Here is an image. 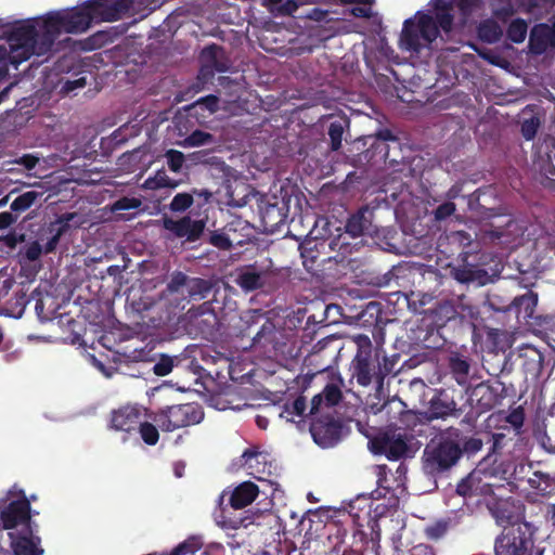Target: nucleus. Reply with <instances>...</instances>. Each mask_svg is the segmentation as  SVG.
<instances>
[{
  "label": "nucleus",
  "mask_w": 555,
  "mask_h": 555,
  "mask_svg": "<svg viewBox=\"0 0 555 555\" xmlns=\"http://www.w3.org/2000/svg\"><path fill=\"white\" fill-rule=\"evenodd\" d=\"M258 486L251 481H245L238 485L230 496V505L235 508H244L251 504L258 496Z\"/></svg>",
  "instance_id": "2f4dec72"
},
{
  "label": "nucleus",
  "mask_w": 555,
  "mask_h": 555,
  "mask_svg": "<svg viewBox=\"0 0 555 555\" xmlns=\"http://www.w3.org/2000/svg\"><path fill=\"white\" fill-rule=\"evenodd\" d=\"M379 350V387H383L385 377L395 372V367L400 356L393 354L391 358H388L382 349Z\"/></svg>",
  "instance_id": "5fc2aeb1"
},
{
  "label": "nucleus",
  "mask_w": 555,
  "mask_h": 555,
  "mask_svg": "<svg viewBox=\"0 0 555 555\" xmlns=\"http://www.w3.org/2000/svg\"><path fill=\"white\" fill-rule=\"evenodd\" d=\"M229 236V233H227L224 227H222L221 229L211 231L207 242L218 249L230 250L233 246Z\"/></svg>",
  "instance_id": "864d4df0"
},
{
  "label": "nucleus",
  "mask_w": 555,
  "mask_h": 555,
  "mask_svg": "<svg viewBox=\"0 0 555 555\" xmlns=\"http://www.w3.org/2000/svg\"><path fill=\"white\" fill-rule=\"evenodd\" d=\"M358 243L347 242L346 235H333L330 233L327 247L336 251L334 256L321 259L314 276L321 280H338L346 274L350 264L349 255L356 249Z\"/></svg>",
  "instance_id": "423d86ee"
},
{
  "label": "nucleus",
  "mask_w": 555,
  "mask_h": 555,
  "mask_svg": "<svg viewBox=\"0 0 555 555\" xmlns=\"http://www.w3.org/2000/svg\"><path fill=\"white\" fill-rule=\"evenodd\" d=\"M167 165L172 172H180L184 164V154L178 150H168L165 153Z\"/></svg>",
  "instance_id": "338daca9"
},
{
  "label": "nucleus",
  "mask_w": 555,
  "mask_h": 555,
  "mask_svg": "<svg viewBox=\"0 0 555 555\" xmlns=\"http://www.w3.org/2000/svg\"><path fill=\"white\" fill-rule=\"evenodd\" d=\"M383 411L387 414H390L391 411H396L400 422L406 426H410L411 421H415L416 418L414 412L406 410V404L398 397L387 400L383 405Z\"/></svg>",
  "instance_id": "79ce46f5"
},
{
  "label": "nucleus",
  "mask_w": 555,
  "mask_h": 555,
  "mask_svg": "<svg viewBox=\"0 0 555 555\" xmlns=\"http://www.w3.org/2000/svg\"><path fill=\"white\" fill-rule=\"evenodd\" d=\"M453 278L460 283L479 282L485 284L488 272L473 264L461 266L452 270Z\"/></svg>",
  "instance_id": "e433bc0d"
},
{
  "label": "nucleus",
  "mask_w": 555,
  "mask_h": 555,
  "mask_svg": "<svg viewBox=\"0 0 555 555\" xmlns=\"http://www.w3.org/2000/svg\"><path fill=\"white\" fill-rule=\"evenodd\" d=\"M348 125L349 121L347 119H338L330 124L327 133L332 151H338L341 147L343 134Z\"/></svg>",
  "instance_id": "09e8293b"
},
{
  "label": "nucleus",
  "mask_w": 555,
  "mask_h": 555,
  "mask_svg": "<svg viewBox=\"0 0 555 555\" xmlns=\"http://www.w3.org/2000/svg\"><path fill=\"white\" fill-rule=\"evenodd\" d=\"M490 219L503 218L500 222H490L482 231V238L503 248L513 249L521 244L527 228L509 214H500L494 208L489 209Z\"/></svg>",
  "instance_id": "20e7f679"
},
{
  "label": "nucleus",
  "mask_w": 555,
  "mask_h": 555,
  "mask_svg": "<svg viewBox=\"0 0 555 555\" xmlns=\"http://www.w3.org/2000/svg\"><path fill=\"white\" fill-rule=\"evenodd\" d=\"M194 198L191 193H178L173 196L169 204V209L172 212H183L193 205Z\"/></svg>",
  "instance_id": "4d7b16f0"
},
{
  "label": "nucleus",
  "mask_w": 555,
  "mask_h": 555,
  "mask_svg": "<svg viewBox=\"0 0 555 555\" xmlns=\"http://www.w3.org/2000/svg\"><path fill=\"white\" fill-rule=\"evenodd\" d=\"M201 62L209 65L217 73H225L230 69V61L224 54L223 48L216 43L205 47L201 52Z\"/></svg>",
  "instance_id": "7c9ffc66"
},
{
  "label": "nucleus",
  "mask_w": 555,
  "mask_h": 555,
  "mask_svg": "<svg viewBox=\"0 0 555 555\" xmlns=\"http://www.w3.org/2000/svg\"><path fill=\"white\" fill-rule=\"evenodd\" d=\"M306 408V398L304 396H298L292 403L286 402L284 404L280 416L285 418L287 422H295V416L301 418L305 416Z\"/></svg>",
  "instance_id": "49530a36"
},
{
  "label": "nucleus",
  "mask_w": 555,
  "mask_h": 555,
  "mask_svg": "<svg viewBox=\"0 0 555 555\" xmlns=\"http://www.w3.org/2000/svg\"><path fill=\"white\" fill-rule=\"evenodd\" d=\"M506 395L505 384L501 380L482 382L474 387L470 399L476 401L479 412H487L501 404Z\"/></svg>",
  "instance_id": "dca6fc26"
},
{
  "label": "nucleus",
  "mask_w": 555,
  "mask_h": 555,
  "mask_svg": "<svg viewBox=\"0 0 555 555\" xmlns=\"http://www.w3.org/2000/svg\"><path fill=\"white\" fill-rule=\"evenodd\" d=\"M438 37L435 20L426 13H418L416 21L408 18L403 23L400 36L401 49L418 53L425 46L434 42Z\"/></svg>",
  "instance_id": "0eeeda50"
},
{
  "label": "nucleus",
  "mask_w": 555,
  "mask_h": 555,
  "mask_svg": "<svg viewBox=\"0 0 555 555\" xmlns=\"http://www.w3.org/2000/svg\"><path fill=\"white\" fill-rule=\"evenodd\" d=\"M460 441V428L441 430L423 451V472L435 479L447 476L461 461Z\"/></svg>",
  "instance_id": "f03ea898"
},
{
  "label": "nucleus",
  "mask_w": 555,
  "mask_h": 555,
  "mask_svg": "<svg viewBox=\"0 0 555 555\" xmlns=\"http://www.w3.org/2000/svg\"><path fill=\"white\" fill-rule=\"evenodd\" d=\"M328 14L330 12L327 10L312 8L306 13L295 16V18H307L315 22H323L324 25L317 30L315 35L321 41H326L338 34L347 33V30L339 26L338 18L334 20L328 17Z\"/></svg>",
  "instance_id": "393cba45"
},
{
  "label": "nucleus",
  "mask_w": 555,
  "mask_h": 555,
  "mask_svg": "<svg viewBox=\"0 0 555 555\" xmlns=\"http://www.w3.org/2000/svg\"><path fill=\"white\" fill-rule=\"evenodd\" d=\"M495 488L493 485L483 480L480 472H472L456 486V493L465 499L475 496H494Z\"/></svg>",
  "instance_id": "b1692460"
},
{
  "label": "nucleus",
  "mask_w": 555,
  "mask_h": 555,
  "mask_svg": "<svg viewBox=\"0 0 555 555\" xmlns=\"http://www.w3.org/2000/svg\"><path fill=\"white\" fill-rule=\"evenodd\" d=\"M10 495L16 494L17 500L11 501L0 513L2 528L10 531H23L38 524L33 520L30 500L23 489L15 491V487L9 491Z\"/></svg>",
  "instance_id": "f8f14e48"
},
{
  "label": "nucleus",
  "mask_w": 555,
  "mask_h": 555,
  "mask_svg": "<svg viewBox=\"0 0 555 555\" xmlns=\"http://www.w3.org/2000/svg\"><path fill=\"white\" fill-rule=\"evenodd\" d=\"M528 483L541 494L550 492L552 486L550 475L542 472H533L532 476L528 478Z\"/></svg>",
  "instance_id": "6e6d98bb"
},
{
  "label": "nucleus",
  "mask_w": 555,
  "mask_h": 555,
  "mask_svg": "<svg viewBox=\"0 0 555 555\" xmlns=\"http://www.w3.org/2000/svg\"><path fill=\"white\" fill-rule=\"evenodd\" d=\"M176 361H178L177 357L172 358L167 354H162L159 360L153 366L154 374L157 376L168 375L176 365Z\"/></svg>",
  "instance_id": "0e129e2a"
},
{
  "label": "nucleus",
  "mask_w": 555,
  "mask_h": 555,
  "mask_svg": "<svg viewBox=\"0 0 555 555\" xmlns=\"http://www.w3.org/2000/svg\"><path fill=\"white\" fill-rule=\"evenodd\" d=\"M141 420V412L135 406H121L111 413L109 428L120 431H131L138 427Z\"/></svg>",
  "instance_id": "bb28decb"
},
{
  "label": "nucleus",
  "mask_w": 555,
  "mask_h": 555,
  "mask_svg": "<svg viewBox=\"0 0 555 555\" xmlns=\"http://www.w3.org/2000/svg\"><path fill=\"white\" fill-rule=\"evenodd\" d=\"M192 324L203 337H209L218 330V318L212 310L201 307V311L193 317Z\"/></svg>",
  "instance_id": "72a5a7b5"
},
{
  "label": "nucleus",
  "mask_w": 555,
  "mask_h": 555,
  "mask_svg": "<svg viewBox=\"0 0 555 555\" xmlns=\"http://www.w3.org/2000/svg\"><path fill=\"white\" fill-rule=\"evenodd\" d=\"M41 194L36 191H27L21 195H18L12 203H11V210L15 212H23L26 211L28 208H30L36 199Z\"/></svg>",
  "instance_id": "603ef678"
},
{
  "label": "nucleus",
  "mask_w": 555,
  "mask_h": 555,
  "mask_svg": "<svg viewBox=\"0 0 555 555\" xmlns=\"http://www.w3.org/2000/svg\"><path fill=\"white\" fill-rule=\"evenodd\" d=\"M555 36V26L552 28L547 24L534 25L530 31L529 48L535 54L543 53Z\"/></svg>",
  "instance_id": "c756f323"
},
{
  "label": "nucleus",
  "mask_w": 555,
  "mask_h": 555,
  "mask_svg": "<svg viewBox=\"0 0 555 555\" xmlns=\"http://www.w3.org/2000/svg\"><path fill=\"white\" fill-rule=\"evenodd\" d=\"M145 184L151 189L170 188L173 189L178 185L176 181L170 179L165 170H158L153 178H149Z\"/></svg>",
  "instance_id": "e2e57ef3"
},
{
  "label": "nucleus",
  "mask_w": 555,
  "mask_h": 555,
  "mask_svg": "<svg viewBox=\"0 0 555 555\" xmlns=\"http://www.w3.org/2000/svg\"><path fill=\"white\" fill-rule=\"evenodd\" d=\"M459 312L454 304L450 300H442L428 309V317L431 324L438 328L443 327L449 321L454 320Z\"/></svg>",
  "instance_id": "473e14b6"
},
{
  "label": "nucleus",
  "mask_w": 555,
  "mask_h": 555,
  "mask_svg": "<svg viewBox=\"0 0 555 555\" xmlns=\"http://www.w3.org/2000/svg\"><path fill=\"white\" fill-rule=\"evenodd\" d=\"M43 251H44V249L39 244V242L38 241H33L29 244L25 245L20 250L18 255L21 257V262L22 261L33 262V261L39 260V258L41 257Z\"/></svg>",
  "instance_id": "052dcab7"
},
{
  "label": "nucleus",
  "mask_w": 555,
  "mask_h": 555,
  "mask_svg": "<svg viewBox=\"0 0 555 555\" xmlns=\"http://www.w3.org/2000/svg\"><path fill=\"white\" fill-rule=\"evenodd\" d=\"M257 208L263 227L271 230L281 224L286 217L284 205H280L276 196L260 195L257 198Z\"/></svg>",
  "instance_id": "5701e85b"
},
{
  "label": "nucleus",
  "mask_w": 555,
  "mask_h": 555,
  "mask_svg": "<svg viewBox=\"0 0 555 555\" xmlns=\"http://www.w3.org/2000/svg\"><path fill=\"white\" fill-rule=\"evenodd\" d=\"M505 420L508 424L512 425L514 429V436H518L525 422L524 409L521 406L514 409L507 414Z\"/></svg>",
  "instance_id": "69168bd1"
},
{
  "label": "nucleus",
  "mask_w": 555,
  "mask_h": 555,
  "mask_svg": "<svg viewBox=\"0 0 555 555\" xmlns=\"http://www.w3.org/2000/svg\"><path fill=\"white\" fill-rule=\"evenodd\" d=\"M204 546L201 535H190L184 541L175 546L170 552H162V555H194Z\"/></svg>",
  "instance_id": "37998d69"
},
{
  "label": "nucleus",
  "mask_w": 555,
  "mask_h": 555,
  "mask_svg": "<svg viewBox=\"0 0 555 555\" xmlns=\"http://www.w3.org/2000/svg\"><path fill=\"white\" fill-rule=\"evenodd\" d=\"M133 0H88L70 10L50 12L46 15L47 43H54L62 31L80 34L92 22H115L129 13Z\"/></svg>",
  "instance_id": "f257e3e1"
},
{
  "label": "nucleus",
  "mask_w": 555,
  "mask_h": 555,
  "mask_svg": "<svg viewBox=\"0 0 555 555\" xmlns=\"http://www.w3.org/2000/svg\"><path fill=\"white\" fill-rule=\"evenodd\" d=\"M215 142V137L204 130H194L182 141L181 145L184 147H195L211 144Z\"/></svg>",
  "instance_id": "3c124183"
},
{
  "label": "nucleus",
  "mask_w": 555,
  "mask_h": 555,
  "mask_svg": "<svg viewBox=\"0 0 555 555\" xmlns=\"http://www.w3.org/2000/svg\"><path fill=\"white\" fill-rule=\"evenodd\" d=\"M13 555H43L44 548L38 534V525L23 531L8 532Z\"/></svg>",
  "instance_id": "f3484780"
},
{
  "label": "nucleus",
  "mask_w": 555,
  "mask_h": 555,
  "mask_svg": "<svg viewBox=\"0 0 555 555\" xmlns=\"http://www.w3.org/2000/svg\"><path fill=\"white\" fill-rule=\"evenodd\" d=\"M374 211L367 206L359 208L354 214L350 215L345 224V231L341 232L337 228L336 235H346L347 242H352L362 235H373L376 233V227L373 224Z\"/></svg>",
  "instance_id": "a211bd4d"
},
{
  "label": "nucleus",
  "mask_w": 555,
  "mask_h": 555,
  "mask_svg": "<svg viewBox=\"0 0 555 555\" xmlns=\"http://www.w3.org/2000/svg\"><path fill=\"white\" fill-rule=\"evenodd\" d=\"M462 410L453 397L446 389H439L428 401V406L424 412V418L427 422L436 420H447L448 417H459Z\"/></svg>",
  "instance_id": "6ab92c4d"
},
{
  "label": "nucleus",
  "mask_w": 555,
  "mask_h": 555,
  "mask_svg": "<svg viewBox=\"0 0 555 555\" xmlns=\"http://www.w3.org/2000/svg\"><path fill=\"white\" fill-rule=\"evenodd\" d=\"M251 347L263 353L276 350V328L272 321L266 319L251 339Z\"/></svg>",
  "instance_id": "c85d7f7f"
},
{
  "label": "nucleus",
  "mask_w": 555,
  "mask_h": 555,
  "mask_svg": "<svg viewBox=\"0 0 555 555\" xmlns=\"http://www.w3.org/2000/svg\"><path fill=\"white\" fill-rule=\"evenodd\" d=\"M460 449H461V459L466 454L467 456H472L481 451L483 447V441L481 438L475 436H465L463 431L460 429Z\"/></svg>",
  "instance_id": "de8ad7c7"
},
{
  "label": "nucleus",
  "mask_w": 555,
  "mask_h": 555,
  "mask_svg": "<svg viewBox=\"0 0 555 555\" xmlns=\"http://www.w3.org/2000/svg\"><path fill=\"white\" fill-rule=\"evenodd\" d=\"M450 528V520L446 519H439L435 521L434 524L427 526L424 530L425 535L429 540L437 541L441 539L449 530Z\"/></svg>",
  "instance_id": "13d9d810"
},
{
  "label": "nucleus",
  "mask_w": 555,
  "mask_h": 555,
  "mask_svg": "<svg viewBox=\"0 0 555 555\" xmlns=\"http://www.w3.org/2000/svg\"><path fill=\"white\" fill-rule=\"evenodd\" d=\"M377 488L371 493L373 501L379 499H387V503H374L370 504V513H373V518L378 519L386 516L390 508H396L399 504V498L395 494L393 490L390 489L387 482V466L380 465L377 467Z\"/></svg>",
  "instance_id": "2eb2a0df"
},
{
  "label": "nucleus",
  "mask_w": 555,
  "mask_h": 555,
  "mask_svg": "<svg viewBox=\"0 0 555 555\" xmlns=\"http://www.w3.org/2000/svg\"><path fill=\"white\" fill-rule=\"evenodd\" d=\"M14 46L5 40L4 43H0V77H3L9 72V65H13L15 68L23 63L16 57V53H13Z\"/></svg>",
  "instance_id": "a18cd8bd"
},
{
  "label": "nucleus",
  "mask_w": 555,
  "mask_h": 555,
  "mask_svg": "<svg viewBox=\"0 0 555 555\" xmlns=\"http://www.w3.org/2000/svg\"><path fill=\"white\" fill-rule=\"evenodd\" d=\"M488 508L496 524L504 526V528L526 522L522 520L525 517L524 504L511 496L507 499H493L488 503Z\"/></svg>",
  "instance_id": "4468645a"
},
{
  "label": "nucleus",
  "mask_w": 555,
  "mask_h": 555,
  "mask_svg": "<svg viewBox=\"0 0 555 555\" xmlns=\"http://www.w3.org/2000/svg\"><path fill=\"white\" fill-rule=\"evenodd\" d=\"M72 219V215H68L65 219H60L56 223H51L49 231L52 236L48 240L44 245V253H53L60 242L61 236L69 229L68 221Z\"/></svg>",
  "instance_id": "c03bdc74"
},
{
  "label": "nucleus",
  "mask_w": 555,
  "mask_h": 555,
  "mask_svg": "<svg viewBox=\"0 0 555 555\" xmlns=\"http://www.w3.org/2000/svg\"><path fill=\"white\" fill-rule=\"evenodd\" d=\"M367 153H372V157L378 154L379 159L392 168L393 172H403L406 167L410 170V164L405 162L408 157L400 139L387 128L376 133V140Z\"/></svg>",
  "instance_id": "9b49d317"
},
{
  "label": "nucleus",
  "mask_w": 555,
  "mask_h": 555,
  "mask_svg": "<svg viewBox=\"0 0 555 555\" xmlns=\"http://www.w3.org/2000/svg\"><path fill=\"white\" fill-rule=\"evenodd\" d=\"M528 24L522 18H515L507 27L506 36L514 43H521L527 36Z\"/></svg>",
  "instance_id": "8fccbe9b"
},
{
  "label": "nucleus",
  "mask_w": 555,
  "mask_h": 555,
  "mask_svg": "<svg viewBox=\"0 0 555 555\" xmlns=\"http://www.w3.org/2000/svg\"><path fill=\"white\" fill-rule=\"evenodd\" d=\"M328 236L322 240H309L300 244V256L305 269L313 275L321 262V250L327 246Z\"/></svg>",
  "instance_id": "cd10ccee"
},
{
  "label": "nucleus",
  "mask_w": 555,
  "mask_h": 555,
  "mask_svg": "<svg viewBox=\"0 0 555 555\" xmlns=\"http://www.w3.org/2000/svg\"><path fill=\"white\" fill-rule=\"evenodd\" d=\"M435 23L437 25V29H442L446 33H450L453 26L454 16L452 14V3L446 0H436L435 1Z\"/></svg>",
  "instance_id": "c9c22d12"
},
{
  "label": "nucleus",
  "mask_w": 555,
  "mask_h": 555,
  "mask_svg": "<svg viewBox=\"0 0 555 555\" xmlns=\"http://www.w3.org/2000/svg\"><path fill=\"white\" fill-rule=\"evenodd\" d=\"M142 440L149 446H155L159 440V433L155 425L149 422H141L138 425Z\"/></svg>",
  "instance_id": "bf43d9fd"
},
{
  "label": "nucleus",
  "mask_w": 555,
  "mask_h": 555,
  "mask_svg": "<svg viewBox=\"0 0 555 555\" xmlns=\"http://www.w3.org/2000/svg\"><path fill=\"white\" fill-rule=\"evenodd\" d=\"M163 223L166 230L172 232L177 237L185 238L188 242L199 240L206 228L205 220H193L190 216H184L179 220L164 218Z\"/></svg>",
  "instance_id": "412c9836"
},
{
  "label": "nucleus",
  "mask_w": 555,
  "mask_h": 555,
  "mask_svg": "<svg viewBox=\"0 0 555 555\" xmlns=\"http://www.w3.org/2000/svg\"><path fill=\"white\" fill-rule=\"evenodd\" d=\"M413 435L397 430H385L369 440V449L375 455H385L389 461L412 457Z\"/></svg>",
  "instance_id": "1a4fd4ad"
},
{
  "label": "nucleus",
  "mask_w": 555,
  "mask_h": 555,
  "mask_svg": "<svg viewBox=\"0 0 555 555\" xmlns=\"http://www.w3.org/2000/svg\"><path fill=\"white\" fill-rule=\"evenodd\" d=\"M322 395L324 397V403L327 408L338 404L343 399V392L339 385L336 383H328L324 387Z\"/></svg>",
  "instance_id": "680f3d73"
},
{
  "label": "nucleus",
  "mask_w": 555,
  "mask_h": 555,
  "mask_svg": "<svg viewBox=\"0 0 555 555\" xmlns=\"http://www.w3.org/2000/svg\"><path fill=\"white\" fill-rule=\"evenodd\" d=\"M46 16L27 18L17 22L7 35V41L15 49L20 61H27L31 55H44L52 50L54 43H47Z\"/></svg>",
  "instance_id": "7ed1b4c3"
},
{
  "label": "nucleus",
  "mask_w": 555,
  "mask_h": 555,
  "mask_svg": "<svg viewBox=\"0 0 555 555\" xmlns=\"http://www.w3.org/2000/svg\"><path fill=\"white\" fill-rule=\"evenodd\" d=\"M540 127V119L538 117H531L529 119H525L521 124V135L527 140L530 141L534 139L537 135L538 129Z\"/></svg>",
  "instance_id": "774afa93"
},
{
  "label": "nucleus",
  "mask_w": 555,
  "mask_h": 555,
  "mask_svg": "<svg viewBox=\"0 0 555 555\" xmlns=\"http://www.w3.org/2000/svg\"><path fill=\"white\" fill-rule=\"evenodd\" d=\"M204 418V410L197 403L176 404L159 409L154 414V422L164 431H173L179 428L199 424Z\"/></svg>",
  "instance_id": "9d476101"
},
{
  "label": "nucleus",
  "mask_w": 555,
  "mask_h": 555,
  "mask_svg": "<svg viewBox=\"0 0 555 555\" xmlns=\"http://www.w3.org/2000/svg\"><path fill=\"white\" fill-rule=\"evenodd\" d=\"M538 306V294L528 291L520 296H516L511 304L502 309L503 312H515L519 321L529 323L533 319Z\"/></svg>",
  "instance_id": "a878e982"
},
{
  "label": "nucleus",
  "mask_w": 555,
  "mask_h": 555,
  "mask_svg": "<svg viewBox=\"0 0 555 555\" xmlns=\"http://www.w3.org/2000/svg\"><path fill=\"white\" fill-rule=\"evenodd\" d=\"M534 528L530 522L505 527L495 538L494 555H531Z\"/></svg>",
  "instance_id": "6e6552de"
},
{
  "label": "nucleus",
  "mask_w": 555,
  "mask_h": 555,
  "mask_svg": "<svg viewBox=\"0 0 555 555\" xmlns=\"http://www.w3.org/2000/svg\"><path fill=\"white\" fill-rule=\"evenodd\" d=\"M271 276L269 268L257 262L242 267L237 270L235 283L246 293L264 287Z\"/></svg>",
  "instance_id": "4be33fe9"
},
{
  "label": "nucleus",
  "mask_w": 555,
  "mask_h": 555,
  "mask_svg": "<svg viewBox=\"0 0 555 555\" xmlns=\"http://www.w3.org/2000/svg\"><path fill=\"white\" fill-rule=\"evenodd\" d=\"M310 433L313 441L322 448H331L337 444L341 438L343 424L332 415L312 417Z\"/></svg>",
  "instance_id": "ddd939ff"
},
{
  "label": "nucleus",
  "mask_w": 555,
  "mask_h": 555,
  "mask_svg": "<svg viewBox=\"0 0 555 555\" xmlns=\"http://www.w3.org/2000/svg\"><path fill=\"white\" fill-rule=\"evenodd\" d=\"M478 38L487 43H495L501 40L503 29L493 18H487L479 23L477 27Z\"/></svg>",
  "instance_id": "58836bf2"
},
{
  "label": "nucleus",
  "mask_w": 555,
  "mask_h": 555,
  "mask_svg": "<svg viewBox=\"0 0 555 555\" xmlns=\"http://www.w3.org/2000/svg\"><path fill=\"white\" fill-rule=\"evenodd\" d=\"M448 367L459 385H467L470 364L466 357L460 353H451L448 359Z\"/></svg>",
  "instance_id": "f704fd0d"
},
{
  "label": "nucleus",
  "mask_w": 555,
  "mask_h": 555,
  "mask_svg": "<svg viewBox=\"0 0 555 555\" xmlns=\"http://www.w3.org/2000/svg\"><path fill=\"white\" fill-rule=\"evenodd\" d=\"M162 299L169 304L173 309L183 310L191 301L188 292V274L181 271H175L165 289L162 292Z\"/></svg>",
  "instance_id": "aec40b11"
},
{
  "label": "nucleus",
  "mask_w": 555,
  "mask_h": 555,
  "mask_svg": "<svg viewBox=\"0 0 555 555\" xmlns=\"http://www.w3.org/2000/svg\"><path fill=\"white\" fill-rule=\"evenodd\" d=\"M225 232L229 233L230 242L232 246H243L246 243L248 234L244 231H248L249 227L247 221L241 218L233 219L224 225Z\"/></svg>",
  "instance_id": "ea45409f"
},
{
  "label": "nucleus",
  "mask_w": 555,
  "mask_h": 555,
  "mask_svg": "<svg viewBox=\"0 0 555 555\" xmlns=\"http://www.w3.org/2000/svg\"><path fill=\"white\" fill-rule=\"evenodd\" d=\"M214 287L211 280L188 275V292L191 300H202L208 297Z\"/></svg>",
  "instance_id": "a19ab883"
},
{
  "label": "nucleus",
  "mask_w": 555,
  "mask_h": 555,
  "mask_svg": "<svg viewBox=\"0 0 555 555\" xmlns=\"http://www.w3.org/2000/svg\"><path fill=\"white\" fill-rule=\"evenodd\" d=\"M261 5L274 17H295V13L299 9V3L296 0H262Z\"/></svg>",
  "instance_id": "4c0bfd02"
},
{
  "label": "nucleus",
  "mask_w": 555,
  "mask_h": 555,
  "mask_svg": "<svg viewBox=\"0 0 555 555\" xmlns=\"http://www.w3.org/2000/svg\"><path fill=\"white\" fill-rule=\"evenodd\" d=\"M358 351L351 362L352 377L357 379L360 386L366 387L375 384L379 387V358L380 350L376 349L373 353L371 339L366 335L356 337Z\"/></svg>",
  "instance_id": "39448f33"
}]
</instances>
